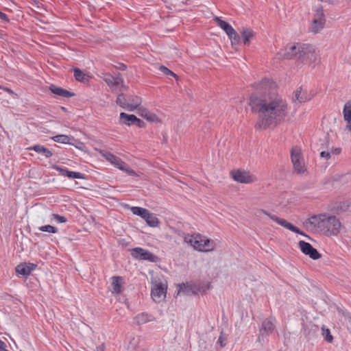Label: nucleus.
<instances>
[{
	"label": "nucleus",
	"mask_w": 351,
	"mask_h": 351,
	"mask_svg": "<svg viewBox=\"0 0 351 351\" xmlns=\"http://www.w3.org/2000/svg\"><path fill=\"white\" fill-rule=\"evenodd\" d=\"M250 105L256 110L258 119L255 125L257 130L275 128L285 121L288 114V104L280 96L269 94L261 97L252 96Z\"/></svg>",
	"instance_id": "nucleus-1"
},
{
	"label": "nucleus",
	"mask_w": 351,
	"mask_h": 351,
	"mask_svg": "<svg viewBox=\"0 0 351 351\" xmlns=\"http://www.w3.org/2000/svg\"><path fill=\"white\" fill-rule=\"evenodd\" d=\"M310 224L319 228L327 234L337 235L341 230V223L335 216L322 214L308 219Z\"/></svg>",
	"instance_id": "nucleus-2"
},
{
	"label": "nucleus",
	"mask_w": 351,
	"mask_h": 351,
	"mask_svg": "<svg viewBox=\"0 0 351 351\" xmlns=\"http://www.w3.org/2000/svg\"><path fill=\"white\" fill-rule=\"evenodd\" d=\"M184 241L191 245L195 250L200 252H210L216 246L213 240L199 234L193 235L186 234L184 237Z\"/></svg>",
	"instance_id": "nucleus-3"
},
{
	"label": "nucleus",
	"mask_w": 351,
	"mask_h": 351,
	"mask_svg": "<svg viewBox=\"0 0 351 351\" xmlns=\"http://www.w3.org/2000/svg\"><path fill=\"white\" fill-rule=\"evenodd\" d=\"M303 45L299 43L289 45L278 53V56L279 58L295 59L300 62Z\"/></svg>",
	"instance_id": "nucleus-4"
},
{
	"label": "nucleus",
	"mask_w": 351,
	"mask_h": 351,
	"mask_svg": "<svg viewBox=\"0 0 351 351\" xmlns=\"http://www.w3.org/2000/svg\"><path fill=\"white\" fill-rule=\"evenodd\" d=\"M116 103L122 108L132 112L140 106L141 99L138 97H125L123 94H119L117 96Z\"/></svg>",
	"instance_id": "nucleus-5"
},
{
	"label": "nucleus",
	"mask_w": 351,
	"mask_h": 351,
	"mask_svg": "<svg viewBox=\"0 0 351 351\" xmlns=\"http://www.w3.org/2000/svg\"><path fill=\"white\" fill-rule=\"evenodd\" d=\"M291 158L293 163L294 171L298 174L304 173L306 171L304 158L302 156V151L298 147L292 148Z\"/></svg>",
	"instance_id": "nucleus-6"
},
{
	"label": "nucleus",
	"mask_w": 351,
	"mask_h": 351,
	"mask_svg": "<svg viewBox=\"0 0 351 351\" xmlns=\"http://www.w3.org/2000/svg\"><path fill=\"white\" fill-rule=\"evenodd\" d=\"M302 49L300 62L304 64H311L316 62L318 59V54L315 47L311 45L304 44Z\"/></svg>",
	"instance_id": "nucleus-7"
},
{
	"label": "nucleus",
	"mask_w": 351,
	"mask_h": 351,
	"mask_svg": "<svg viewBox=\"0 0 351 351\" xmlns=\"http://www.w3.org/2000/svg\"><path fill=\"white\" fill-rule=\"evenodd\" d=\"M167 285L161 281L155 280L152 287L151 295L156 302H160L166 297Z\"/></svg>",
	"instance_id": "nucleus-8"
},
{
	"label": "nucleus",
	"mask_w": 351,
	"mask_h": 351,
	"mask_svg": "<svg viewBox=\"0 0 351 351\" xmlns=\"http://www.w3.org/2000/svg\"><path fill=\"white\" fill-rule=\"evenodd\" d=\"M325 23L326 19L324 14L323 8L322 7H319L316 9V12L312 21L311 32L313 34H317L324 28Z\"/></svg>",
	"instance_id": "nucleus-9"
},
{
	"label": "nucleus",
	"mask_w": 351,
	"mask_h": 351,
	"mask_svg": "<svg viewBox=\"0 0 351 351\" xmlns=\"http://www.w3.org/2000/svg\"><path fill=\"white\" fill-rule=\"evenodd\" d=\"M104 80L112 88L121 86L120 90H127V86L124 84L123 79L121 73H118L115 76H112L109 73L104 74Z\"/></svg>",
	"instance_id": "nucleus-10"
},
{
	"label": "nucleus",
	"mask_w": 351,
	"mask_h": 351,
	"mask_svg": "<svg viewBox=\"0 0 351 351\" xmlns=\"http://www.w3.org/2000/svg\"><path fill=\"white\" fill-rule=\"evenodd\" d=\"M234 180L243 184H250L256 180V176L249 171L235 170L231 172Z\"/></svg>",
	"instance_id": "nucleus-11"
},
{
	"label": "nucleus",
	"mask_w": 351,
	"mask_h": 351,
	"mask_svg": "<svg viewBox=\"0 0 351 351\" xmlns=\"http://www.w3.org/2000/svg\"><path fill=\"white\" fill-rule=\"evenodd\" d=\"M263 213L268 216L271 219L278 223L279 225L284 228L300 234L305 235L298 228L294 226L291 223L288 222L284 219L280 218L274 215H272L265 210H261Z\"/></svg>",
	"instance_id": "nucleus-12"
},
{
	"label": "nucleus",
	"mask_w": 351,
	"mask_h": 351,
	"mask_svg": "<svg viewBox=\"0 0 351 351\" xmlns=\"http://www.w3.org/2000/svg\"><path fill=\"white\" fill-rule=\"evenodd\" d=\"M298 245L301 251L304 254L308 255L311 258L317 260L321 258V254L310 243L304 241H299Z\"/></svg>",
	"instance_id": "nucleus-13"
},
{
	"label": "nucleus",
	"mask_w": 351,
	"mask_h": 351,
	"mask_svg": "<svg viewBox=\"0 0 351 351\" xmlns=\"http://www.w3.org/2000/svg\"><path fill=\"white\" fill-rule=\"evenodd\" d=\"M274 321L275 319L274 318L270 317L263 322L262 326L260 328L259 341H261V337H267L274 332L275 328Z\"/></svg>",
	"instance_id": "nucleus-14"
},
{
	"label": "nucleus",
	"mask_w": 351,
	"mask_h": 351,
	"mask_svg": "<svg viewBox=\"0 0 351 351\" xmlns=\"http://www.w3.org/2000/svg\"><path fill=\"white\" fill-rule=\"evenodd\" d=\"M99 153L104 158H106L108 161H109L119 169H123V166H126V163L124 162L121 158L110 152L101 150Z\"/></svg>",
	"instance_id": "nucleus-15"
},
{
	"label": "nucleus",
	"mask_w": 351,
	"mask_h": 351,
	"mask_svg": "<svg viewBox=\"0 0 351 351\" xmlns=\"http://www.w3.org/2000/svg\"><path fill=\"white\" fill-rule=\"evenodd\" d=\"M120 122L122 124H125V125H128L136 124L138 127H142L143 124L144 123L143 121L138 119L135 115L128 114L125 112L120 113Z\"/></svg>",
	"instance_id": "nucleus-16"
},
{
	"label": "nucleus",
	"mask_w": 351,
	"mask_h": 351,
	"mask_svg": "<svg viewBox=\"0 0 351 351\" xmlns=\"http://www.w3.org/2000/svg\"><path fill=\"white\" fill-rule=\"evenodd\" d=\"M53 169L58 171L61 176L68 177L69 178L84 179V175L80 172L71 171L66 169L62 168L55 165Z\"/></svg>",
	"instance_id": "nucleus-17"
},
{
	"label": "nucleus",
	"mask_w": 351,
	"mask_h": 351,
	"mask_svg": "<svg viewBox=\"0 0 351 351\" xmlns=\"http://www.w3.org/2000/svg\"><path fill=\"white\" fill-rule=\"evenodd\" d=\"M132 254L136 258L142 260H152L153 254L147 250H143L140 247H136L133 250Z\"/></svg>",
	"instance_id": "nucleus-18"
},
{
	"label": "nucleus",
	"mask_w": 351,
	"mask_h": 351,
	"mask_svg": "<svg viewBox=\"0 0 351 351\" xmlns=\"http://www.w3.org/2000/svg\"><path fill=\"white\" fill-rule=\"evenodd\" d=\"M49 90H51V93H53V94L58 95L60 97L69 98V97L74 96V93H71L66 89H64L62 88H60V87H58V86H56L54 85H51L49 86Z\"/></svg>",
	"instance_id": "nucleus-19"
},
{
	"label": "nucleus",
	"mask_w": 351,
	"mask_h": 351,
	"mask_svg": "<svg viewBox=\"0 0 351 351\" xmlns=\"http://www.w3.org/2000/svg\"><path fill=\"white\" fill-rule=\"evenodd\" d=\"M122 278L120 276H113L111 280V291L112 293L118 294L121 291Z\"/></svg>",
	"instance_id": "nucleus-20"
},
{
	"label": "nucleus",
	"mask_w": 351,
	"mask_h": 351,
	"mask_svg": "<svg viewBox=\"0 0 351 351\" xmlns=\"http://www.w3.org/2000/svg\"><path fill=\"white\" fill-rule=\"evenodd\" d=\"M146 221L147 224L153 228L158 227L160 221L156 216L148 210L143 218Z\"/></svg>",
	"instance_id": "nucleus-21"
},
{
	"label": "nucleus",
	"mask_w": 351,
	"mask_h": 351,
	"mask_svg": "<svg viewBox=\"0 0 351 351\" xmlns=\"http://www.w3.org/2000/svg\"><path fill=\"white\" fill-rule=\"evenodd\" d=\"M213 20L215 23L226 33L227 35L229 33H231L234 29V28L228 23L223 21L219 16H215Z\"/></svg>",
	"instance_id": "nucleus-22"
},
{
	"label": "nucleus",
	"mask_w": 351,
	"mask_h": 351,
	"mask_svg": "<svg viewBox=\"0 0 351 351\" xmlns=\"http://www.w3.org/2000/svg\"><path fill=\"white\" fill-rule=\"evenodd\" d=\"M154 320L155 317L153 315L145 313H140L135 317V322L138 325L145 324Z\"/></svg>",
	"instance_id": "nucleus-23"
},
{
	"label": "nucleus",
	"mask_w": 351,
	"mask_h": 351,
	"mask_svg": "<svg viewBox=\"0 0 351 351\" xmlns=\"http://www.w3.org/2000/svg\"><path fill=\"white\" fill-rule=\"evenodd\" d=\"M30 150H34L37 153L44 155L46 158H50L52 156V152L40 145H35L33 147L29 148Z\"/></svg>",
	"instance_id": "nucleus-24"
},
{
	"label": "nucleus",
	"mask_w": 351,
	"mask_h": 351,
	"mask_svg": "<svg viewBox=\"0 0 351 351\" xmlns=\"http://www.w3.org/2000/svg\"><path fill=\"white\" fill-rule=\"evenodd\" d=\"M241 34L244 45H248L250 43L251 39L254 37L253 31L249 28H244L243 29Z\"/></svg>",
	"instance_id": "nucleus-25"
},
{
	"label": "nucleus",
	"mask_w": 351,
	"mask_h": 351,
	"mask_svg": "<svg viewBox=\"0 0 351 351\" xmlns=\"http://www.w3.org/2000/svg\"><path fill=\"white\" fill-rule=\"evenodd\" d=\"M74 77L76 80L81 82H86L88 81L89 76L81 71L80 69L75 68L73 69Z\"/></svg>",
	"instance_id": "nucleus-26"
},
{
	"label": "nucleus",
	"mask_w": 351,
	"mask_h": 351,
	"mask_svg": "<svg viewBox=\"0 0 351 351\" xmlns=\"http://www.w3.org/2000/svg\"><path fill=\"white\" fill-rule=\"evenodd\" d=\"M138 110V113L143 117L146 118L147 120L154 121L156 118V115L150 113L147 109L138 106L136 109Z\"/></svg>",
	"instance_id": "nucleus-27"
},
{
	"label": "nucleus",
	"mask_w": 351,
	"mask_h": 351,
	"mask_svg": "<svg viewBox=\"0 0 351 351\" xmlns=\"http://www.w3.org/2000/svg\"><path fill=\"white\" fill-rule=\"evenodd\" d=\"M228 36L231 40L232 45H237L240 42L241 37L239 34L233 29L231 33L228 34Z\"/></svg>",
	"instance_id": "nucleus-28"
},
{
	"label": "nucleus",
	"mask_w": 351,
	"mask_h": 351,
	"mask_svg": "<svg viewBox=\"0 0 351 351\" xmlns=\"http://www.w3.org/2000/svg\"><path fill=\"white\" fill-rule=\"evenodd\" d=\"M295 99L300 102H305L307 100L306 94L303 92L301 88H298L295 92Z\"/></svg>",
	"instance_id": "nucleus-29"
},
{
	"label": "nucleus",
	"mask_w": 351,
	"mask_h": 351,
	"mask_svg": "<svg viewBox=\"0 0 351 351\" xmlns=\"http://www.w3.org/2000/svg\"><path fill=\"white\" fill-rule=\"evenodd\" d=\"M344 119H351V100H349L344 105L343 110Z\"/></svg>",
	"instance_id": "nucleus-30"
},
{
	"label": "nucleus",
	"mask_w": 351,
	"mask_h": 351,
	"mask_svg": "<svg viewBox=\"0 0 351 351\" xmlns=\"http://www.w3.org/2000/svg\"><path fill=\"white\" fill-rule=\"evenodd\" d=\"M52 139L55 141V142H58V143H64V144H69L70 142V137L67 135H64V134H60V135H56L55 136H53L52 138Z\"/></svg>",
	"instance_id": "nucleus-31"
},
{
	"label": "nucleus",
	"mask_w": 351,
	"mask_h": 351,
	"mask_svg": "<svg viewBox=\"0 0 351 351\" xmlns=\"http://www.w3.org/2000/svg\"><path fill=\"white\" fill-rule=\"evenodd\" d=\"M131 211L132 212V213L134 215L140 216L142 218H143L145 215L148 211V210L146 208H141V207L133 206L131 208Z\"/></svg>",
	"instance_id": "nucleus-32"
},
{
	"label": "nucleus",
	"mask_w": 351,
	"mask_h": 351,
	"mask_svg": "<svg viewBox=\"0 0 351 351\" xmlns=\"http://www.w3.org/2000/svg\"><path fill=\"white\" fill-rule=\"evenodd\" d=\"M16 271L17 274L23 276L29 275V269L27 268L26 264H20L16 266Z\"/></svg>",
	"instance_id": "nucleus-33"
},
{
	"label": "nucleus",
	"mask_w": 351,
	"mask_h": 351,
	"mask_svg": "<svg viewBox=\"0 0 351 351\" xmlns=\"http://www.w3.org/2000/svg\"><path fill=\"white\" fill-rule=\"evenodd\" d=\"M38 229L42 232H47L49 233L55 234L58 232V229L56 227L51 225L43 226L40 227Z\"/></svg>",
	"instance_id": "nucleus-34"
},
{
	"label": "nucleus",
	"mask_w": 351,
	"mask_h": 351,
	"mask_svg": "<svg viewBox=\"0 0 351 351\" xmlns=\"http://www.w3.org/2000/svg\"><path fill=\"white\" fill-rule=\"evenodd\" d=\"M322 335L324 336L326 341H327L329 343H331L332 341L333 337L332 335L330 334V330L328 328H326L325 327L322 328Z\"/></svg>",
	"instance_id": "nucleus-35"
},
{
	"label": "nucleus",
	"mask_w": 351,
	"mask_h": 351,
	"mask_svg": "<svg viewBox=\"0 0 351 351\" xmlns=\"http://www.w3.org/2000/svg\"><path fill=\"white\" fill-rule=\"evenodd\" d=\"M56 221L58 223H65L67 221V219L62 215L58 214H52L51 215V221Z\"/></svg>",
	"instance_id": "nucleus-36"
},
{
	"label": "nucleus",
	"mask_w": 351,
	"mask_h": 351,
	"mask_svg": "<svg viewBox=\"0 0 351 351\" xmlns=\"http://www.w3.org/2000/svg\"><path fill=\"white\" fill-rule=\"evenodd\" d=\"M160 70L165 75H171L173 77H174L175 78H178V76L176 73H174L173 71H171V70H169V69H167V67H165V66H160Z\"/></svg>",
	"instance_id": "nucleus-37"
},
{
	"label": "nucleus",
	"mask_w": 351,
	"mask_h": 351,
	"mask_svg": "<svg viewBox=\"0 0 351 351\" xmlns=\"http://www.w3.org/2000/svg\"><path fill=\"white\" fill-rule=\"evenodd\" d=\"M269 80H263L256 85V88L258 90L266 89V87L269 85Z\"/></svg>",
	"instance_id": "nucleus-38"
},
{
	"label": "nucleus",
	"mask_w": 351,
	"mask_h": 351,
	"mask_svg": "<svg viewBox=\"0 0 351 351\" xmlns=\"http://www.w3.org/2000/svg\"><path fill=\"white\" fill-rule=\"evenodd\" d=\"M226 337L223 334H221L218 339L217 343L220 345L221 348H223L226 345Z\"/></svg>",
	"instance_id": "nucleus-39"
},
{
	"label": "nucleus",
	"mask_w": 351,
	"mask_h": 351,
	"mask_svg": "<svg viewBox=\"0 0 351 351\" xmlns=\"http://www.w3.org/2000/svg\"><path fill=\"white\" fill-rule=\"evenodd\" d=\"M331 156V152L330 151H323L320 153V156L322 158H324L326 159H329Z\"/></svg>",
	"instance_id": "nucleus-40"
},
{
	"label": "nucleus",
	"mask_w": 351,
	"mask_h": 351,
	"mask_svg": "<svg viewBox=\"0 0 351 351\" xmlns=\"http://www.w3.org/2000/svg\"><path fill=\"white\" fill-rule=\"evenodd\" d=\"M121 171L127 172L129 175L134 176L136 174L135 171L132 169H130L128 165L123 166V169H121Z\"/></svg>",
	"instance_id": "nucleus-41"
},
{
	"label": "nucleus",
	"mask_w": 351,
	"mask_h": 351,
	"mask_svg": "<svg viewBox=\"0 0 351 351\" xmlns=\"http://www.w3.org/2000/svg\"><path fill=\"white\" fill-rule=\"evenodd\" d=\"M26 266H27V268L28 269H29V274H30L32 271H34V270L36 268V267H37V265H36V264H34V263H28V264H26Z\"/></svg>",
	"instance_id": "nucleus-42"
},
{
	"label": "nucleus",
	"mask_w": 351,
	"mask_h": 351,
	"mask_svg": "<svg viewBox=\"0 0 351 351\" xmlns=\"http://www.w3.org/2000/svg\"><path fill=\"white\" fill-rule=\"evenodd\" d=\"M0 19L1 20H3V21H5V22L8 21V16L2 12H0Z\"/></svg>",
	"instance_id": "nucleus-43"
},
{
	"label": "nucleus",
	"mask_w": 351,
	"mask_h": 351,
	"mask_svg": "<svg viewBox=\"0 0 351 351\" xmlns=\"http://www.w3.org/2000/svg\"><path fill=\"white\" fill-rule=\"evenodd\" d=\"M331 152V154H339L340 152H341V149L339 148H335V149H332L330 151Z\"/></svg>",
	"instance_id": "nucleus-44"
},
{
	"label": "nucleus",
	"mask_w": 351,
	"mask_h": 351,
	"mask_svg": "<svg viewBox=\"0 0 351 351\" xmlns=\"http://www.w3.org/2000/svg\"><path fill=\"white\" fill-rule=\"evenodd\" d=\"M186 287H185L184 285H180L178 293L185 292L186 291Z\"/></svg>",
	"instance_id": "nucleus-45"
},
{
	"label": "nucleus",
	"mask_w": 351,
	"mask_h": 351,
	"mask_svg": "<svg viewBox=\"0 0 351 351\" xmlns=\"http://www.w3.org/2000/svg\"><path fill=\"white\" fill-rule=\"evenodd\" d=\"M347 121V129L351 132V119H345Z\"/></svg>",
	"instance_id": "nucleus-46"
},
{
	"label": "nucleus",
	"mask_w": 351,
	"mask_h": 351,
	"mask_svg": "<svg viewBox=\"0 0 351 351\" xmlns=\"http://www.w3.org/2000/svg\"><path fill=\"white\" fill-rule=\"evenodd\" d=\"M95 351H104V344L97 346L96 348Z\"/></svg>",
	"instance_id": "nucleus-47"
},
{
	"label": "nucleus",
	"mask_w": 351,
	"mask_h": 351,
	"mask_svg": "<svg viewBox=\"0 0 351 351\" xmlns=\"http://www.w3.org/2000/svg\"><path fill=\"white\" fill-rule=\"evenodd\" d=\"M117 69H120V70H122V71H124L126 69V66L125 64H120L119 66H117Z\"/></svg>",
	"instance_id": "nucleus-48"
},
{
	"label": "nucleus",
	"mask_w": 351,
	"mask_h": 351,
	"mask_svg": "<svg viewBox=\"0 0 351 351\" xmlns=\"http://www.w3.org/2000/svg\"><path fill=\"white\" fill-rule=\"evenodd\" d=\"M4 348H6V344L3 341L0 340V350L4 349Z\"/></svg>",
	"instance_id": "nucleus-49"
},
{
	"label": "nucleus",
	"mask_w": 351,
	"mask_h": 351,
	"mask_svg": "<svg viewBox=\"0 0 351 351\" xmlns=\"http://www.w3.org/2000/svg\"><path fill=\"white\" fill-rule=\"evenodd\" d=\"M320 1H322V2H326V3H333L335 0H319Z\"/></svg>",
	"instance_id": "nucleus-50"
},
{
	"label": "nucleus",
	"mask_w": 351,
	"mask_h": 351,
	"mask_svg": "<svg viewBox=\"0 0 351 351\" xmlns=\"http://www.w3.org/2000/svg\"><path fill=\"white\" fill-rule=\"evenodd\" d=\"M314 328H315L314 330H318V327L317 326H315Z\"/></svg>",
	"instance_id": "nucleus-51"
}]
</instances>
